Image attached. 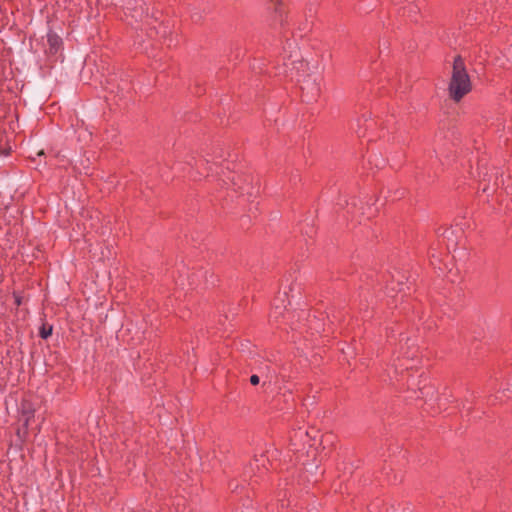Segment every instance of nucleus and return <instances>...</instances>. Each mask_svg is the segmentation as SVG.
Instances as JSON below:
<instances>
[{"label": "nucleus", "instance_id": "obj_5", "mask_svg": "<svg viewBox=\"0 0 512 512\" xmlns=\"http://www.w3.org/2000/svg\"><path fill=\"white\" fill-rule=\"evenodd\" d=\"M259 381H260V380H259V377H258L257 375H252V376L250 377V382H251V384H252V385H257V384H259Z\"/></svg>", "mask_w": 512, "mask_h": 512}, {"label": "nucleus", "instance_id": "obj_4", "mask_svg": "<svg viewBox=\"0 0 512 512\" xmlns=\"http://www.w3.org/2000/svg\"><path fill=\"white\" fill-rule=\"evenodd\" d=\"M52 333V327L49 326V327H46V326H43L40 330V335L42 338L46 339L48 336H50Z\"/></svg>", "mask_w": 512, "mask_h": 512}, {"label": "nucleus", "instance_id": "obj_1", "mask_svg": "<svg viewBox=\"0 0 512 512\" xmlns=\"http://www.w3.org/2000/svg\"><path fill=\"white\" fill-rule=\"evenodd\" d=\"M471 89L472 84L465 63L461 56H456L453 61L452 75L448 87L449 95L455 102H459Z\"/></svg>", "mask_w": 512, "mask_h": 512}, {"label": "nucleus", "instance_id": "obj_2", "mask_svg": "<svg viewBox=\"0 0 512 512\" xmlns=\"http://www.w3.org/2000/svg\"><path fill=\"white\" fill-rule=\"evenodd\" d=\"M285 73L291 77L296 78L297 81H301V78L308 75L309 70L308 64L304 62L301 54L297 49L290 52L288 59L284 63Z\"/></svg>", "mask_w": 512, "mask_h": 512}, {"label": "nucleus", "instance_id": "obj_7", "mask_svg": "<svg viewBox=\"0 0 512 512\" xmlns=\"http://www.w3.org/2000/svg\"><path fill=\"white\" fill-rule=\"evenodd\" d=\"M498 184H499V178L497 177L496 181H495V185H498Z\"/></svg>", "mask_w": 512, "mask_h": 512}, {"label": "nucleus", "instance_id": "obj_6", "mask_svg": "<svg viewBox=\"0 0 512 512\" xmlns=\"http://www.w3.org/2000/svg\"><path fill=\"white\" fill-rule=\"evenodd\" d=\"M29 420H30V416H27V417L25 418V420H24V421H25V425H26V426H28V424H29Z\"/></svg>", "mask_w": 512, "mask_h": 512}, {"label": "nucleus", "instance_id": "obj_8", "mask_svg": "<svg viewBox=\"0 0 512 512\" xmlns=\"http://www.w3.org/2000/svg\"><path fill=\"white\" fill-rule=\"evenodd\" d=\"M488 190L487 186L483 187V191L486 192Z\"/></svg>", "mask_w": 512, "mask_h": 512}, {"label": "nucleus", "instance_id": "obj_3", "mask_svg": "<svg viewBox=\"0 0 512 512\" xmlns=\"http://www.w3.org/2000/svg\"><path fill=\"white\" fill-rule=\"evenodd\" d=\"M47 43H48V53L56 54L61 47L62 40L58 35L50 32L47 34Z\"/></svg>", "mask_w": 512, "mask_h": 512}]
</instances>
